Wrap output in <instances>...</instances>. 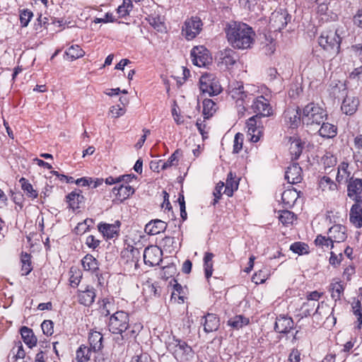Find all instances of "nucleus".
Segmentation results:
<instances>
[{"instance_id": "nucleus-1", "label": "nucleus", "mask_w": 362, "mask_h": 362, "mask_svg": "<svg viewBox=\"0 0 362 362\" xmlns=\"http://www.w3.org/2000/svg\"><path fill=\"white\" fill-rule=\"evenodd\" d=\"M229 44L235 49H245L251 47L255 35L252 28L244 23L233 22L226 29Z\"/></svg>"}, {"instance_id": "nucleus-2", "label": "nucleus", "mask_w": 362, "mask_h": 362, "mask_svg": "<svg viewBox=\"0 0 362 362\" xmlns=\"http://www.w3.org/2000/svg\"><path fill=\"white\" fill-rule=\"evenodd\" d=\"M341 30L337 28L335 30H325L318 38L319 45L327 53V57H334L340 51Z\"/></svg>"}, {"instance_id": "nucleus-3", "label": "nucleus", "mask_w": 362, "mask_h": 362, "mask_svg": "<svg viewBox=\"0 0 362 362\" xmlns=\"http://www.w3.org/2000/svg\"><path fill=\"white\" fill-rule=\"evenodd\" d=\"M326 110L318 104L310 103L303 110L302 122L306 126L320 125L327 118Z\"/></svg>"}, {"instance_id": "nucleus-4", "label": "nucleus", "mask_w": 362, "mask_h": 362, "mask_svg": "<svg viewBox=\"0 0 362 362\" xmlns=\"http://www.w3.org/2000/svg\"><path fill=\"white\" fill-rule=\"evenodd\" d=\"M199 89L202 95L212 97L222 91L220 83L214 74L206 73L199 78Z\"/></svg>"}, {"instance_id": "nucleus-5", "label": "nucleus", "mask_w": 362, "mask_h": 362, "mask_svg": "<svg viewBox=\"0 0 362 362\" xmlns=\"http://www.w3.org/2000/svg\"><path fill=\"white\" fill-rule=\"evenodd\" d=\"M129 317L124 311H117L112 314L108 322V329L112 334H120L127 331L129 327Z\"/></svg>"}, {"instance_id": "nucleus-6", "label": "nucleus", "mask_w": 362, "mask_h": 362, "mask_svg": "<svg viewBox=\"0 0 362 362\" xmlns=\"http://www.w3.org/2000/svg\"><path fill=\"white\" fill-rule=\"evenodd\" d=\"M202 25L203 23L199 18L192 16L185 21L182 34L187 40H191L199 34L202 30Z\"/></svg>"}, {"instance_id": "nucleus-7", "label": "nucleus", "mask_w": 362, "mask_h": 362, "mask_svg": "<svg viewBox=\"0 0 362 362\" xmlns=\"http://www.w3.org/2000/svg\"><path fill=\"white\" fill-rule=\"evenodd\" d=\"M170 346H173L175 357L181 362H186L193 358V351L185 341L175 339Z\"/></svg>"}, {"instance_id": "nucleus-8", "label": "nucleus", "mask_w": 362, "mask_h": 362, "mask_svg": "<svg viewBox=\"0 0 362 362\" xmlns=\"http://www.w3.org/2000/svg\"><path fill=\"white\" fill-rule=\"evenodd\" d=\"M192 62L194 65L199 67H204L211 62V57L209 51L204 46H196L190 52Z\"/></svg>"}, {"instance_id": "nucleus-9", "label": "nucleus", "mask_w": 362, "mask_h": 362, "mask_svg": "<svg viewBox=\"0 0 362 362\" xmlns=\"http://www.w3.org/2000/svg\"><path fill=\"white\" fill-rule=\"evenodd\" d=\"M121 257L124 264H127L129 269L132 268L136 269L141 257V251L139 249L129 245L122 251Z\"/></svg>"}, {"instance_id": "nucleus-10", "label": "nucleus", "mask_w": 362, "mask_h": 362, "mask_svg": "<svg viewBox=\"0 0 362 362\" xmlns=\"http://www.w3.org/2000/svg\"><path fill=\"white\" fill-rule=\"evenodd\" d=\"M291 16L285 10L275 11L270 16L269 23L275 31H281L291 21Z\"/></svg>"}, {"instance_id": "nucleus-11", "label": "nucleus", "mask_w": 362, "mask_h": 362, "mask_svg": "<svg viewBox=\"0 0 362 362\" xmlns=\"http://www.w3.org/2000/svg\"><path fill=\"white\" fill-rule=\"evenodd\" d=\"M347 196L353 201L362 200V178L349 177L347 184Z\"/></svg>"}, {"instance_id": "nucleus-12", "label": "nucleus", "mask_w": 362, "mask_h": 362, "mask_svg": "<svg viewBox=\"0 0 362 362\" xmlns=\"http://www.w3.org/2000/svg\"><path fill=\"white\" fill-rule=\"evenodd\" d=\"M162 250L158 246H148L144 251V261L150 266L158 265L162 259Z\"/></svg>"}, {"instance_id": "nucleus-13", "label": "nucleus", "mask_w": 362, "mask_h": 362, "mask_svg": "<svg viewBox=\"0 0 362 362\" xmlns=\"http://www.w3.org/2000/svg\"><path fill=\"white\" fill-rule=\"evenodd\" d=\"M252 109L257 115L268 117L272 114V108L264 96L257 97L252 102Z\"/></svg>"}, {"instance_id": "nucleus-14", "label": "nucleus", "mask_w": 362, "mask_h": 362, "mask_svg": "<svg viewBox=\"0 0 362 362\" xmlns=\"http://www.w3.org/2000/svg\"><path fill=\"white\" fill-rule=\"evenodd\" d=\"M349 221L356 228H362V200L354 201L349 212Z\"/></svg>"}, {"instance_id": "nucleus-15", "label": "nucleus", "mask_w": 362, "mask_h": 362, "mask_svg": "<svg viewBox=\"0 0 362 362\" xmlns=\"http://www.w3.org/2000/svg\"><path fill=\"white\" fill-rule=\"evenodd\" d=\"M358 105V98L354 95L347 94L342 101L341 110L344 114L352 115L356 112Z\"/></svg>"}, {"instance_id": "nucleus-16", "label": "nucleus", "mask_w": 362, "mask_h": 362, "mask_svg": "<svg viewBox=\"0 0 362 362\" xmlns=\"http://www.w3.org/2000/svg\"><path fill=\"white\" fill-rule=\"evenodd\" d=\"M119 221H116L114 224L103 223L98 224V228L105 238L107 239H113L119 236Z\"/></svg>"}, {"instance_id": "nucleus-17", "label": "nucleus", "mask_w": 362, "mask_h": 362, "mask_svg": "<svg viewBox=\"0 0 362 362\" xmlns=\"http://www.w3.org/2000/svg\"><path fill=\"white\" fill-rule=\"evenodd\" d=\"M238 59V54L232 49H225L219 53L218 63L226 68L233 66Z\"/></svg>"}, {"instance_id": "nucleus-18", "label": "nucleus", "mask_w": 362, "mask_h": 362, "mask_svg": "<svg viewBox=\"0 0 362 362\" xmlns=\"http://www.w3.org/2000/svg\"><path fill=\"white\" fill-rule=\"evenodd\" d=\"M302 169L298 163H293L287 168L285 173V179L290 184H298L303 180Z\"/></svg>"}, {"instance_id": "nucleus-19", "label": "nucleus", "mask_w": 362, "mask_h": 362, "mask_svg": "<svg viewBox=\"0 0 362 362\" xmlns=\"http://www.w3.org/2000/svg\"><path fill=\"white\" fill-rule=\"evenodd\" d=\"M329 239L334 243H342L347 238L346 228L341 224L332 226L328 230Z\"/></svg>"}, {"instance_id": "nucleus-20", "label": "nucleus", "mask_w": 362, "mask_h": 362, "mask_svg": "<svg viewBox=\"0 0 362 362\" xmlns=\"http://www.w3.org/2000/svg\"><path fill=\"white\" fill-rule=\"evenodd\" d=\"M95 296V289L90 286H87L83 291H78L77 294L78 303L85 306L91 305Z\"/></svg>"}, {"instance_id": "nucleus-21", "label": "nucleus", "mask_w": 362, "mask_h": 362, "mask_svg": "<svg viewBox=\"0 0 362 362\" xmlns=\"http://www.w3.org/2000/svg\"><path fill=\"white\" fill-rule=\"evenodd\" d=\"M229 95L236 101L238 105H243L245 100L247 98V95L244 90V87L242 83L236 82L233 86H231L229 90Z\"/></svg>"}, {"instance_id": "nucleus-22", "label": "nucleus", "mask_w": 362, "mask_h": 362, "mask_svg": "<svg viewBox=\"0 0 362 362\" xmlns=\"http://www.w3.org/2000/svg\"><path fill=\"white\" fill-rule=\"evenodd\" d=\"M294 322L291 317L279 315L276 317L274 329L279 333L287 334L293 327Z\"/></svg>"}, {"instance_id": "nucleus-23", "label": "nucleus", "mask_w": 362, "mask_h": 362, "mask_svg": "<svg viewBox=\"0 0 362 362\" xmlns=\"http://www.w3.org/2000/svg\"><path fill=\"white\" fill-rule=\"evenodd\" d=\"M66 202L69 207L73 211H76L80 208V204L83 203L84 197L80 189H76L66 196Z\"/></svg>"}, {"instance_id": "nucleus-24", "label": "nucleus", "mask_w": 362, "mask_h": 362, "mask_svg": "<svg viewBox=\"0 0 362 362\" xmlns=\"http://www.w3.org/2000/svg\"><path fill=\"white\" fill-rule=\"evenodd\" d=\"M167 223L160 219L152 220L145 226V232L147 234L154 235L165 230Z\"/></svg>"}, {"instance_id": "nucleus-25", "label": "nucleus", "mask_w": 362, "mask_h": 362, "mask_svg": "<svg viewBox=\"0 0 362 362\" xmlns=\"http://www.w3.org/2000/svg\"><path fill=\"white\" fill-rule=\"evenodd\" d=\"M203 323L204 330L206 333L216 331L220 326V320L217 315L214 313H207L204 317Z\"/></svg>"}, {"instance_id": "nucleus-26", "label": "nucleus", "mask_w": 362, "mask_h": 362, "mask_svg": "<svg viewBox=\"0 0 362 362\" xmlns=\"http://www.w3.org/2000/svg\"><path fill=\"white\" fill-rule=\"evenodd\" d=\"M112 192L118 200L123 202L134 193V189L130 185L122 184L118 187H113Z\"/></svg>"}, {"instance_id": "nucleus-27", "label": "nucleus", "mask_w": 362, "mask_h": 362, "mask_svg": "<svg viewBox=\"0 0 362 362\" xmlns=\"http://www.w3.org/2000/svg\"><path fill=\"white\" fill-rule=\"evenodd\" d=\"M81 264L84 270L95 273L98 275L99 263L92 255L87 254L85 255L81 259Z\"/></svg>"}, {"instance_id": "nucleus-28", "label": "nucleus", "mask_w": 362, "mask_h": 362, "mask_svg": "<svg viewBox=\"0 0 362 362\" xmlns=\"http://www.w3.org/2000/svg\"><path fill=\"white\" fill-rule=\"evenodd\" d=\"M21 334L23 341L29 348L31 349L36 346L37 339L32 329L25 326L22 327Z\"/></svg>"}, {"instance_id": "nucleus-29", "label": "nucleus", "mask_w": 362, "mask_h": 362, "mask_svg": "<svg viewBox=\"0 0 362 362\" xmlns=\"http://www.w3.org/2000/svg\"><path fill=\"white\" fill-rule=\"evenodd\" d=\"M103 337L99 332H91L88 336V341L90 344V348L95 352L100 351L103 347Z\"/></svg>"}, {"instance_id": "nucleus-30", "label": "nucleus", "mask_w": 362, "mask_h": 362, "mask_svg": "<svg viewBox=\"0 0 362 362\" xmlns=\"http://www.w3.org/2000/svg\"><path fill=\"white\" fill-rule=\"evenodd\" d=\"M321 124V127L318 132L322 137L332 139L337 136V127L335 125L324 122H322Z\"/></svg>"}, {"instance_id": "nucleus-31", "label": "nucleus", "mask_w": 362, "mask_h": 362, "mask_svg": "<svg viewBox=\"0 0 362 362\" xmlns=\"http://www.w3.org/2000/svg\"><path fill=\"white\" fill-rule=\"evenodd\" d=\"M141 328L142 326L140 324H134V325L129 324V327L127 331L124 332L120 337H118L116 339V341L119 342L120 340L124 341L129 339H135Z\"/></svg>"}, {"instance_id": "nucleus-32", "label": "nucleus", "mask_w": 362, "mask_h": 362, "mask_svg": "<svg viewBox=\"0 0 362 362\" xmlns=\"http://www.w3.org/2000/svg\"><path fill=\"white\" fill-rule=\"evenodd\" d=\"M182 156V151L177 149L166 161L160 160L158 166L160 165L161 170H166L178 164L179 157Z\"/></svg>"}, {"instance_id": "nucleus-33", "label": "nucleus", "mask_w": 362, "mask_h": 362, "mask_svg": "<svg viewBox=\"0 0 362 362\" xmlns=\"http://www.w3.org/2000/svg\"><path fill=\"white\" fill-rule=\"evenodd\" d=\"M298 197L296 190L286 189L281 194L282 202L285 207H291Z\"/></svg>"}, {"instance_id": "nucleus-34", "label": "nucleus", "mask_w": 362, "mask_h": 362, "mask_svg": "<svg viewBox=\"0 0 362 362\" xmlns=\"http://www.w3.org/2000/svg\"><path fill=\"white\" fill-rule=\"evenodd\" d=\"M238 185L239 182L235 179V177L233 176V173L231 172L229 173L226 180L225 190L223 193L228 197H232L234 192L238 189Z\"/></svg>"}, {"instance_id": "nucleus-35", "label": "nucleus", "mask_w": 362, "mask_h": 362, "mask_svg": "<svg viewBox=\"0 0 362 362\" xmlns=\"http://www.w3.org/2000/svg\"><path fill=\"white\" fill-rule=\"evenodd\" d=\"M279 220L284 226H291L296 220V215L288 210L279 211Z\"/></svg>"}, {"instance_id": "nucleus-36", "label": "nucleus", "mask_w": 362, "mask_h": 362, "mask_svg": "<svg viewBox=\"0 0 362 362\" xmlns=\"http://www.w3.org/2000/svg\"><path fill=\"white\" fill-rule=\"evenodd\" d=\"M203 115L205 119L211 117L216 111V104L211 99L205 98L203 100Z\"/></svg>"}, {"instance_id": "nucleus-37", "label": "nucleus", "mask_w": 362, "mask_h": 362, "mask_svg": "<svg viewBox=\"0 0 362 362\" xmlns=\"http://www.w3.org/2000/svg\"><path fill=\"white\" fill-rule=\"evenodd\" d=\"M249 319L241 315H235L233 317H230L228 322L227 325L235 329H239L242 328L243 326L248 325Z\"/></svg>"}, {"instance_id": "nucleus-38", "label": "nucleus", "mask_w": 362, "mask_h": 362, "mask_svg": "<svg viewBox=\"0 0 362 362\" xmlns=\"http://www.w3.org/2000/svg\"><path fill=\"white\" fill-rule=\"evenodd\" d=\"M318 185L325 192H334L337 190L336 182L327 176L322 177L319 180Z\"/></svg>"}, {"instance_id": "nucleus-39", "label": "nucleus", "mask_w": 362, "mask_h": 362, "mask_svg": "<svg viewBox=\"0 0 362 362\" xmlns=\"http://www.w3.org/2000/svg\"><path fill=\"white\" fill-rule=\"evenodd\" d=\"M349 163L347 161H342L337 168V174L336 176V180L338 182H341L346 177L348 181L351 177V172L349 170Z\"/></svg>"}, {"instance_id": "nucleus-40", "label": "nucleus", "mask_w": 362, "mask_h": 362, "mask_svg": "<svg viewBox=\"0 0 362 362\" xmlns=\"http://www.w3.org/2000/svg\"><path fill=\"white\" fill-rule=\"evenodd\" d=\"M21 188L26 196L31 199H35L38 196L37 192L33 189V185L25 177H21L19 180Z\"/></svg>"}, {"instance_id": "nucleus-41", "label": "nucleus", "mask_w": 362, "mask_h": 362, "mask_svg": "<svg viewBox=\"0 0 362 362\" xmlns=\"http://www.w3.org/2000/svg\"><path fill=\"white\" fill-rule=\"evenodd\" d=\"M91 351L90 348L86 345H81L76 351V359L78 362H86L90 360Z\"/></svg>"}, {"instance_id": "nucleus-42", "label": "nucleus", "mask_w": 362, "mask_h": 362, "mask_svg": "<svg viewBox=\"0 0 362 362\" xmlns=\"http://www.w3.org/2000/svg\"><path fill=\"white\" fill-rule=\"evenodd\" d=\"M65 54L69 59L73 61L83 57L85 52L81 48L79 45H75L69 47L66 50Z\"/></svg>"}, {"instance_id": "nucleus-43", "label": "nucleus", "mask_w": 362, "mask_h": 362, "mask_svg": "<svg viewBox=\"0 0 362 362\" xmlns=\"http://www.w3.org/2000/svg\"><path fill=\"white\" fill-rule=\"evenodd\" d=\"M286 117H288L291 126L293 128L298 127L302 121V115L300 110L298 108L296 110H288Z\"/></svg>"}, {"instance_id": "nucleus-44", "label": "nucleus", "mask_w": 362, "mask_h": 362, "mask_svg": "<svg viewBox=\"0 0 362 362\" xmlns=\"http://www.w3.org/2000/svg\"><path fill=\"white\" fill-rule=\"evenodd\" d=\"M214 254L211 252H206L204 257V267L205 276L209 279L213 273V261Z\"/></svg>"}, {"instance_id": "nucleus-45", "label": "nucleus", "mask_w": 362, "mask_h": 362, "mask_svg": "<svg viewBox=\"0 0 362 362\" xmlns=\"http://www.w3.org/2000/svg\"><path fill=\"white\" fill-rule=\"evenodd\" d=\"M289 151L292 156V158L297 160L300 157L303 151V146L300 140L294 139L291 142Z\"/></svg>"}, {"instance_id": "nucleus-46", "label": "nucleus", "mask_w": 362, "mask_h": 362, "mask_svg": "<svg viewBox=\"0 0 362 362\" xmlns=\"http://www.w3.org/2000/svg\"><path fill=\"white\" fill-rule=\"evenodd\" d=\"M21 271L22 275L26 276L33 270L31 265V256L28 253H22L21 255Z\"/></svg>"}, {"instance_id": "nucleus-47", "label": "nucleus", "mask_w": 362, "mask_h": 362, "mask_svg": "<svg viewBox=\"0 0 362 362\" xmlns=\"http://www.w3.org/2000/svg\"><path fill=\"white\" fill-rule=\"evenodd\" d=\"M344 287L341 282L332 283L330 285L331 296L335 301L339 300L344 293Z\"/></svg>"}, {"instance_id": "nucleus-48", "label": "nucleus", "mask_w": 362, "mask_h": 362, "mask_svg": "<svg viewBox=\"0 0 362 362\" xmlns=\"http://www.w3.org/2000/svg\"><path fill=\"white\" fill-rule=\"evenodd\" d=\"M19 17L21 26L22 28H25L28 25L30 20L33 17V13L28 8H23L19 10Z\"/></svg>"}, {"instance_id": "nucleus-49", "label": "nucleus", "mask_w": 362, "mask_h": 362, "mask_svg": "<svg viewBox=\"0 0 362 362\" xmlns=\"http://www.w3.org/2000/svg\"><path fill=\"white\" fill-rule=\"evenodd\" d=\"M160 244L169 252L175 251L177 247V242L174 237L166 236L160 240Z\"/></svg>"}, {"instance_id": "nucleus-50", "label": "nucleus", "mask_w": 362, "mask_h": 362, "mask_svg": "<svg viewBox=\"0 0 362 362\" xmlns=\"http://www.w3.org/2000/svg\"><path fill=\"white\" fill-rule=\"evenodd\" d=\"M315 244L316 246L321 247L322 248H328L330 247L332 249L334 247V243L332 240L329 239V237L328 236L327 238L322 235H317L315 240Z\"/></svg>"}, {"instance_id": "nucleus-51", "label": "nucleus", "mask_w": 362, "mask_h": 362, "mask_svg": "<svg viewBox=\"0 0 362 362\" xmlns=\"http://www.w3.org/2000/svg\"><path fill=\"white\" fill-rule=\"evenodd\" d=\"M290 250L300 255L308 253V245L304 243L296 242L291 245Z\"/></svg>"}, {"instance_id": "nucleus-52", "label": "nucleus", "mask_w": 362, "mask_h": 362, "mask_svg": "<svg viewBox=\"0 0 362 362\" xmlns=\"http://www.w3.org/2000/svg\"><path fill=\"white\" fill-rule=\"evenodd\" d=\"M144 291L149 297H157L160 294V288L158 283L148 284L144 288Z\"/></svg>"}, {"instance_id": "nucleus-53", "label": "nucleus", "mask_w": 362, "mask_h": 362, "mask_svg": "<svg viewBox=\"0 0 362 362\" xmlns=\"http://www.w3.org/2000/svg\"><path fill=\"white\" fill-rule=\"evenodd\" d=\"M322 162L325 166V168H330L336 165L337 163V157L329 153H327L322 157Z\"/></svg>"}, {"instance_id": "nucleus-54", "label": "nucleus", "mask_w": 362, "mask_h": 362, "mask_svg": "<svg viewBox=\"0 0 362 362\" xmlns=\"http://www.w3.org/2000/svg\"><path fill=\"white\" fill-rule=\"evenodd\" d=\"M243 140L244 135L243 134L238 132L235 135L233 149V152L234 153H238L241 151L243 148Z\"/></svg>"}, {"instance_id": "nucleus-55", "label": "nucleus", "mask_w": 362, "mask_h": 362, "mask_svg": "<svg viewBox=\"0 0 362 362\" xmlns=\"http://www.w3.org/2000/svg\"><path fill=\"white\" fill-rule=\"evenodd\" d=\"M352 23L354 26L362 30V6H359L352 16Z\"/></svg>"}, {"instance_id": "nucleus-56", "label": "nucleus", "mask_w": 362, "mask_h": 362, "mask_svg": "<svg viewBox=\"0 0 362 362\" xmlns=\"http://www.w3.org/2000/svg\"><path fill=\"white\" fill-rule=\"evenodd\" d=\"M316 303L315 302H306L303 304V306L301 308V316L302 317H306L310 316L315 307Z\"/></svg>"}, {"instance_id": "nucleus-57", "label": "nucleus", "mask_w": 362, "mask_h": 362, "mask_svg": "<svg viewBox=\"0 0 362 362\" xmlns=\"http://www.w3.org/2000/svg\"><path fill=\"white\" fill-rule=\"evenodd\" d=\"M129 362H153L151 356L146 352L141 351L134 355Z\"/></svg>"}, {"instance_id": "nucleus-58", "label": "nucleus", "mask_w": 362, "mask_h": 362, "mask_svg": "<svg viewBox=\"0 0 362 362\" xmlns=\"http://www.w3.org/2000/svg\"><path fill=\"white\" fill-rule=\"evenodd\" d=\"M224 187V183L223 182H219L216 187H215V189L214 191V199L213 200V202H212V204L214 206H215L219 201V199H221V195H222V189Z\"/></svg>"}, {"instance_id": "nucleus-59", "label": "nucleus", "mask_w": 362, "mask_h": 362, "mask_svg": "<svg viewBox=\"0 0 362 362\" xmlns=\"http://www.w3.org/2000/svg\"><path fill=\"white\" fill-rule=\"evenodd\" d=\"M41 328L45 334L51 336L53 332V322L52 320H44L41 324Z\"/></svg>"}, {"instance_id": "nucleus-60", "label": "nucleus", "mask_w": 362, "mask_h": 362, "mask_svg": "<svg viewBox=\"0 0 362 362\" xmlns=\"http://www.w3.org/2000/svg\"><path fill=\"white\" fill-rule=\"evenodd\" d=\"M342 259L343 255L341 253L337 255L334 252H330L329 262L332 267H337L341 264Z\"/></svg>"}, {"instance_id": "nucleus-61", "label": "nucleus", "mask_w": 362, "mask_h": 362, "mask_svg": "<svg viewBox=\"0 0 362 362\" xmlns=\"http://www.w3.org/2000/svg\"><path fill=\"white\" fill-rule=\"evenodd\" d=\"M239 4L244 9L252 11L257 4V0H239Z\"/></svg>"}, {"instance_id": "nucleus-62", "label": "nucleus", "mask_w": 362, "mask_h": 362, "mask_svg": "<svg viewBox=\"0 0 362 362\" xmlns=\"http://www.w3.org/2000/svg\"><path fill=\"white\" fill-rule=\"evenodd\" d=\"M100 240L96 239L95 236L90 235L86 238V244L89 248L95 249L100 245Z\"/></svg>"}, {"instance_id": "nucleus-63", "label": "nucleus", "mask_w": 362, "mask_h": 362, "mask_svg": "<svg viewBox=\"0 0 362 362\" xmlns=\"http://www.w3.org/2000/svg\"><path fill=\"white\" fill-rule=\"evenodd\" d=\"M300 352L296 349H292L288 356L289 362H300Z\"/></svg>"}, {"instance_id": "nucleus-64", "label": "nucleus", "mask_w": 362, "mask_h": 362, "mask_svg": "<svg viewBox=\"0 0 362 362\" xmlns=\"http://www.w3.org/2000/svg\"><path fill=\"white\" fill-rule=\"evenodd\" d=\"M110 112L115 117L117 118L123 115L125 112V110L124 108L119 107V105H114L111 107Z\"/></svg>"}]
</instances>
